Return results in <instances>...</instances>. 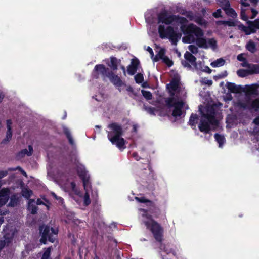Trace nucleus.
<instances>
[{
	"mask_svg": "<svg viewBox=\"0 0 259 259\" xmlns=\"http://www.w3.org/2000/svg\"><path fill=\"white\" fill-rule=\"evenodd\" d=\"M158 32L161 38H169L173 43L176 42L182 36L178 30L180 28L184 35V43L195 42L198 46L203 39L204 31L193 23L188 24L187 19L182 17L160 14L158 16Z\"/></svg>",
	"mask_w": 259,
	"mask_h": 259,
	"instance_id": "nucleus-1",
	"label": "nucleus"
},
{
	"mask_svg": "<svg viewBox=\"0 0 259 259\" xmlns=\"http://www.w3.org/2000/svg\"><path fill=\"white\" fill-rule=\"evenodd\" d=\"M77 171L83 181L85 191V194L83 196L73 182L69 180L62 179L58 183L61 188L64 191L68 193L76 201L79 202V201H83L84 205L87 206L91 202L89 198L90 193L91 190L90 176L84 165L82 164H79L77 166Z\"/></svg>",
	"mask_w": 259,
	"mask_h": 259,
	"instance_id": "nucleus-2",
	"label": "nucleus"
},
{
	"mask_svg": "<svg viewBox=\"0 0 259 259\" xmlns=\"http://www.w3.org/2000/svg\"><path fill=\"white\" fill-rule=\"evenodd\" d=\"M167 88L170 93V97L166 100V102L171 115L175 118L182 115V108L185 102L183 98L186 95V91L179 82L178 77L173 79Z\"/></svg>",
	"mask_w": 259,
	"mask_h": 259,
	"instance_id": "nucleus-3",
	"label": "nucleus"
},
{
	"mask_svg": "<svg viewBox=\"0 0 259 259\" xmlns=\"http://www.w3.org/2000/svg\"><path fill=\"white\" fill-rule=\"evenodd\" d=\"M135 198L138 202L143 204L142 206L144 207L139 209L140 220L147 229L151 231L155 239L160 241L162 240V230L159 224L149 215V213H153L156 209L153 203L143 197H135Z\"/></svg>",
	"mask_w": 259,
	"mask_h": 259,
	"instance_id": "nucleus-4",
	"label": "nucleus"
},
{
	"mask_svg": "<svg viewBox=\"0 0 259 259\" xmlns=\"http://www.w3.org/2000/svg\"><path fill=\"white\" fill-rule=\"evenodd\" d=\"M199 111L202 114L199 128L200 131L208 133L210 130L215 129L218 125V107L216 105H209L204 107L199 106Z\"/></svg>",
	"mask_w": 259,
	"mask_h": 259,
	"instance_id": "nucleus-5",
	"label": "nucleus"
},
{
	"mask_svg": "<svg viewBox=\"0 0 259 259\" xmlns=\"http://www.w3.org/2000/svg\"><path fill=\"white\" fill-rule=\"evenodd\" d=\"M108 138L110 141L120 149L125 148V141L123 138L121 137L123 131L121 126L117 123H112L107 127Z\"/></svg>",
	"mask_w": 259,
	"mask_h": 259,
	"instance_id": "nucleus-6",
	"label": "nucleus"
},
{
	"mask_svg": "<svg viewBox=\"0 0 259 259\" xmlns=\"http://www.w3.org/2000/svg\"><path fill=\"white\" fill-rule=\"evenodd\" d=\"M40 233H41V238L40 240V242L45 244L46 241L48 240L51 242H53L55 240L54 236L58 233V230L53 228H50L47 226H42L40 228Z\"/></svg>",
	"mask_w": 259,
	"mask_h": 259,
	"instance_id": "nucleus-7",
	"label": "nucleus"
},
{
	"mask_svg": "<svg viewBox=\"0 0 259 259\" xmlns=\"http://www.w3.org/2000/svg\"><path fill=\"white\" fill-rule=\"evenodd\" d=\"M15 234V231L12 226H8L3 230L4 240L0 241V250L6 245H8L11 242Z\"/></svg>",
	"mask_w": 259,
	"mask_h": 259,
	"instance_id": "nucleus-8",
	"label": "nucleus"
},
{
	"mask_svg": "<svg viewBox=\"0 0 259 259\" xmlns=\"http://www.w3.org/2000/svg\"><path fill=\"white\" fill-rule=\"evenodd\" d=\"M198 47L205 49H210L215 51L218 49L217 41L213 38L206 39L204 37Z\"/></svg>",
	"mask_w": 259,
	"mask_h": 259,
	"instance_id": "nucleus-9",
	"label": "nucleus"
},
{
	"mask_svg": "<svg viewBox=\"0 0 259 259\" xmlns=\"http://www.w3.org/2000/svg\"><path fill=\"white\" fill-rule=\"evenodd\" d=\"M244 1H245L244 2V1H243V0H241V4L242 6L241 8V18L243 20H244L245 21H247L248 19V15L250 13H252L250 18L253 19L257 15V12L256 10H255L254 9H251L250 10H248L246 13V12H245L246 9H244L243 8V7H248V3L245 2L246 0H244Z\"/></svg>",
	"mask_w": 259,
	"mask_h": 259,
	"instance_id": "nucleus-10",
	"label": "nucleus"
},
{
	"mask_svg": "<svg viewBox=\"0 0 259 259\" xmlns=\"http://www.w3.org/2000/svg\"><path fill=\"white\" fill-rule=\"evenodd\" d=\"M109 73L108 69L106 68L103 65H97L93 70V75L96 78L101 76L104 79L105 77H108Z\"/></svg>",
	"mask_w": 259,
	"mask_h": 259,
	"instance_id": "nucleus-11",
	"label": "nucleus"
},
{
	"mask_svg": "<svg viewBox=\"0 0 259 259\" xmlns=\"http://www.w3.org/2000/svg\"><path fill=\"white\" fill-rule=\"evenodd\" d=\"M156 52L157 53L155 57L153 58L154 61H157L161 59L163 62L170 67L172 65V62L165 56V50L163 48H157Z\"/></svg>",
	"mask_w": 259,
	"mask_h": 259,
	"instance_id": "nucleus-12",
	"label": "nucleus"
},
{
	"mask_svg": "<svg viewBox=\"0 0 259 259\" xmlns=\"http://www.w3.org/2000/svg\"><path fill=\"white\" fill-rule=\"evenodd\" d=\"M239 28L247 35L254 33L256 29H259V19H256L253 22H249L248 27L240 25Z\"/></svg>",
	"mask_w": 259,
	"mask_h": 259,
	"instance_id": "nucleus-13",
	"label": "nucleus"
},
{
	"mask_svg": "<svg viewBox=\"0 0 259 259\" xmlns=\"http://www.w3.org/2000/svg\"><path fill=\"white\" fill-rule=\"evenodd\" d=\"M190 20L194 21L199 25L206 27L207 24V22L203 18L197 16H194L191 12H185L183 13Z\"/></svg>",
	"mask_w": 259,
	"mask_h": 259,
	"instance_id": "nucleus-14",
	"label": "nucleus"
},
{
	"mask_svg": "<svg viewBox=\"0 0 259 259\" xmlns=\"http://www.w3.org/2000/svg\"><path fill=\"white\" fill-rule=\"evenodd\" d=\"M243 92H245L247 95H257L258 94L259 84H253L246 85L243 87Z\"/></svg>",
	"mask_w": 259,
	"mask_h": 259,
	"instance_id": "nucleus-15",
	"label": "nucleus"
},
{
	"mask_svg": "<svg viewBox=\"0 0 259 259\" xmlns=\"http://www.w3.org/2000/svg\"><path fill=\"white\" fill-rule=\"evenodd\" d=\"M108 78H109L111 82L119 89L120 87L124 85V83L117 75L110 73L108 76Z\"/></svg>",
	"mask_w": 259,
	"mask_h": 259,
	"instance_id": "nucleus-16",
	"label": "nucleus"
},
{
	"mask_svg": "<svg viewBox=\"0 0 259 259\" xmlns=\"http://www.w3.org/2000/svg\"><path fill=\"white\" fill-rule=\"evenodd\" d=\"M226 87L228 90L232 93H239L243 92V88L241 85H237L235 83L228 82Z\"/></svg>",
	"mask_w": 259,
	"mask_h": 259,
	"instance_id": "nucleus-17",
	"label": "nucleus"
},
{
	"mask_svg": "<svg viewBox=\"0 0 259 259\" xmlns=\"http://www.w3.org/2000/svg\"><path fill=\"white\" fill-rule=\"evenodd\" d=\"M139 62L137 59H133L132 60L131 64L129 65L127 68V72L129 74L133 75L136 72Z\"/></svg>",
	"mask_w": 259,
	"mask_h": 259,
	"instance_id": "nucleus-18",
	"label": "nucleus"
},
{
	"mask_svg": "<svg viewBox=\"0 0 259 259\" xmlns=\"http://www.w3.org/2000/svg\"><path fill=\"white\" fill-rule=\"evenodd\" d=\"M28 209L32 214L36 213L37 209L34 199H30L28 203Z\"/></svg>",
	"mask_w": 259,
	"mask_h": 259,
	"instance_id": "nucleus-19",
	"label": "nucleus"
},
{
	"mask_svg": "<svg viewBox=\"0 0 259 259\" xmlns=\"http://www.w3.org/2000/svg\"><path fill=\"white\" fill-rule=\"evenodd\" d=\"M184 57L185 59L189 61L190 63L195 67H196V58L193 56L190 53L188 52H186V53L184 54Z\"/></svg>",
	"mask_w": 259,
	"mask_h": 259,
	"instance_id": "nucleus-20",
	"label": "nucleus"
},
{
	"mask_svg": "<svg viewBox=\"0 0 259 259\" xmlns=\"http://www.w3.org/2000/svg\"><path fill=\"white\" fill-rule=\"evenodd\" d=\"M222 8L225 11L226 14L232 18H235L237 16V14L235 11L230 7V4H229L228 6H225Z\"/></svg>",
	"mask_w": 259,
	"mask_h": 259,
	"instance_id": "nucleus-21",
	"label": "nucleus"
},
{
	"mask_svg": "<svg viewBox=\"0 0 259 259\" xmlns=\"http://www.w3.org/2000/svg\"><path fill=\"white\" fill-rule=\"evenodd\" d=\"M20 199L21 197L19 194H16L12 196L11 197L10 202L9 204V205L11 206H15L17 205V204L19 202Z\"/></svg>",
	"mask_w": 259,
	"mask_h": 259,
	"instance_id": "nucleus-22",
	"label": "nucleus"
},
{
	"mask_svg": "<svg viewBox=\"0 0 259 259\" xmlns=\"http://www.w3.org/2000/svg\"><path fill=\"white\" fill-rule=\"evenodd\" d=\"M225 60L223 58H219L216 60L212 62L210 64L212 67H219L223 66L225 64Z\"/></svg>",
	"mask_w": 259,
	"mask_h": 259,
	"instance_id": "nucleus-23",
	"label": "nucleus"
},
{
	"mask_svg": "<svg viewBox=\"0 0 259 259\" xmlns=\"http://www.w3.org/2000/svg\"><path fill=\"white\" fill-rule=\"evenodd\" d=\"M12 124V122L10 120H8L7 121V126L8 131L7 132L6 138V140L7 141H9L12 137V132L11 131V125Z\"/></svg>",
	"mask_w": 259,
	"mask_h": 259,
	"instance_id": "nucleus-24",
	"label": "nucleus"
},
{
	"mask_svg": "<svg viewBox=\"0 0 259 259\" xmlns=\"http://www.w3.org/2000/svg\"><path fill=\"white\" fill-rule=\"evenodd\" d=\"M198 122V117L196 114H192L189 119V124L192 128H195L196 123Z\"/></svg>",
	"mask_w": 259,
	"mask_h": 259,
	"instance_id": "nucleus-25",
	"label": "nucleus"
},
{
	"mask_svg": "<svg viewBox=\"0 0 259 259\" xmlns=\"http://www.w3.org/2000/svg\"><path fill=\"white\" fill-rule=\"evenodd\" d=\"M214 137L218 143L219 144V147H222V145L225 142V139L224 137L219 134H215L214 135Z\"/></svg>",
	"mask_w": 259,
	"mask_h": 259,
	"instance_id": "nucleus-26",
	"label": "nucleus"
},
{
	"mask_svg": "<svg viewBox=\"0 0 259 259\" xmlns=\"http://www.w3.org/2000/svg\"><path fill=\"white\" fill-rule=\"evenodd\" d=\"M234 106L239 108H245L248 106V102L241 101L240 100L234 103Z\"/></svg>",
	"mask_w": 259,
	"mask_h": 259,
	"instance_id": "nucleus-27",
	"label": "nucleus"
},
{
	"mask_svg": "<svg viewBox=\"0 0 259 259\" xmlns=\"http://www.w3.org/2000/svg\"><path fill=\"white\" fill-rule=\"evenodd\" d=\"M246 67H248L247 70L240 69L237 71V74L239 76L243 77L247 76L248 74H252V73H250V72H249V66H246Z\"/></svg>",
	"mask_w": 259,
	"mask_h": 259,
	"instance_id": "nucleus-28",
	"label": "nucleus"
},
{
	"mask_svg": "<svg viewBox=\"0 0 259 259\" xmlns=\"http://www.w3.org/2000/svg\"><path fill=\"white\" fill-rule=\"evenodd\" d=\"M247 50L250 52L253 53L256 50V47L255 44L251 40H250L246 46Z\"/></svg>",
	"mask_w": 259,
	"mask_h": 259,
	"instance_id": "nucleus-29",
	"label": "nucleus"
},
{
	"mask_svg": "<svg viewBox=\"0 0 259 259\" xmlns=\"http://www.w3.org/2000/svg\"><path fill=\"white\" fill-rule=\"evenodd\" d=\"M22 193L23 197L28 199L32 195V192L27 188H24L22 190Z\"/></svg>",
	"mask_w": 259,
	"mask_h": 259,
	"instance_id": "nucleus-30",
	"label": "nucleus"
},
{
	"mask_svg": "<svg viewBox=\"0 0 259 259\" xmlns=\"http://www.w3.org/2000/svg\"><path fill=\"white\" fill-rule=\"evenodd\" d=\"M249 72L252 73H259V64L249 65Z\"/></svg>",
	"mask_w": 259,
	"mask_h": 259,
	"instance_id": "nucleus-31",
	"label": "nucleus"
},
{
	"mask_svg": "<svg viewBox=\"0 0 259 259\" xmlns=\"http://www.w3.org/2000/svg\"><path fill=\"white\" fill-rule=\"evenodd\" d=\"M237 59L240 61H242V63L241 64L242 66L243 67L249 66L250 64H249L245 60V59L244 57V54H241L238 55Z\"/></svg>",
	"mask_w": 259,
	"mask_h": 259,
	"instance_id": "nucleus-32",
	"label": "nucleus"
},
{
	"mask_svg": "<svg viewBox=\"0 0 259 259\" xmlns=\"http://www.w3.org/2000/svg\"><path fill=\"white\" fill-rule=\"evenodd\" d=\"M111 63L109 64V66L113 69H117V64L118 63V60L114 57H111Z\"/></svg>",
	"mask_w": 259,
	"mask_h": 259,
	"instance_id": "nucleus-33",
	"label": "nucleus"
},
{
	"mask_svg": "<svg viewBox=\"0 0 259 259\" xmlns=\"http://www.w3.org/2000/svg\"><path fill=\"white\" fill-rule=\"evenodd\" d=\"M37 205L44 204L46 206V208L47 209H48L49 207V202L45 198H43L42 200L40 199H37Z\"/></svg>",
	"mask_w": 259,
	"mask_h": 259,
	"instance_id": "nucleus-34",
	"label": "nucleus"
},
{
	"mask_svg": "<svg viewBox=\"0 0 259 259\" xmlns=\"http://www.w3.org/2000/svg\"><path fill=\"white\" fill-rule=\"evenodd\" d=\"M29 151H28L27 149H25L22 150L20 154L21 155H25L26 154L28 156L31 155L33 152V148L32 146H29L28 147Z\"/></svg>",
	"mask_w": 259,
	"mask_h": 259,
	"instance_id": "nucleus-35",
	"label": "nucleus"
},
{
	"mask_svg": "<svg viewBox=\"0 0 259 259\" xmlns=\"http://www.w3.org/2000/svg\"><path fill=\"white\" fill-rule=\"evenodd\" d=\"M63 131H64V133L66 134L70 143L72 144L73 143V139L71 136V135H70L69 130L67 127H64Z\"/></svg>",
	"mask_w": 259,
	"mask_h": 259,
	"instance_id": "nucleus-36",
	"label": "nucleus"
},
{
	"mask_svg": "<svg viewBox=\"0 0 259 259\" xmlns=\"http://www.w3.org/2000/svg\"><path fill=\"white\" fill-rule=\"evenodd\" d=\"M135 79L137 83H141L143 82L144 78L142 74L139 73L135 76Z\"/></svg>",
	"mask_w": 259,
	"mask_h": 259,
	"instance_id": "nucleus-37",
	"label": "nucleus"
},
{
	"mask_svg": "<svg viewBox=\"0 0 259 259\" xmlns=\"http://www.w3.org/2000/svg\"><path fill=\"white\" fill-rule=\"evenodd\" d=\"M218 5L223 8L225 6H228L229 2L228 0H217Z\"/></svg>",
	"mask_w": 259,
	"mask_h": 259,
	"instance_id": "nucleus-38",
	"label": "nucleus"
},
{
	"mask_svg": "<svg viewBox=\"0 0 259 259\" xmlns=\"http://www.w3.org/2000/svg\"><path fill=\"white\" fill-rule=\"evenodd\" d=\"M142 93L143 96L147 100L151 99L152 98V94L149 91L142 90Z\"/></svg>",
	"mask_w": 259,
	"mask_h": 259,
	"instance_id": "nucleus-39",
	"label": "nucleus"
},
{
	"mask_svg": "<svg viewBox=\"0 0 259 259\" xmlns=\"http://www.w3.org/2000/svg\"><path fill=\"white\" fill-rule=\"evenodd\" d=\"M189 50L193 54H196L198 52V48L195 46L191 45L188 47Z\"/></svg>",
	"mask_w": 259,
	"mask_h": 259,
	"instance_id": "nucleus-40",
	"label": "nucleus"
},
{
	"mask_svg": "<svg viewBox=\"0 0 259 259\" xmlns=\"http://www.w3.org/2000/svg\"><path fill=\"white\" fill-rule=\"evenodd\" d=\"M50 253V248H47L44 252L41 259H49Z\"/></svg>",
	"mask_w": 259,
	"mask_h": 259,
	"instance_id": "nucleus-41",
	"label": "nucleus"
},
{
	"mask_svg": "<svg viewBox=\"0 0 259 259\" xmlns=\"http://www.w3.org/2000/svg\"><path fill=\"white\" fill-rule=\"evenodd\" d=\"M251 106L253 108L255 109H259V99L254 100L252 102Z\"/></svg>",
	"mask_w": 259,
	"mask_h": 259,
	"instance_id": "nucleus-42",
	"label": "nucleus"
},
{
	"mask_svg": "<svg viewBox=\"0 0 259 259\" xmlns=\"http://www.w3.org/2000/svg\"><path fill=\"white\" fill-rule=\"evenodd\" d=\"M222 11L220 9H218L215 12L213 13V16L215 18L221 17Z\"/></svg>",
	"mask_w": 259,
	"mask_h": 259,
	"instance_id": "nucleus-43",
	"label": "nucleus"
},
{
	"mask_svg": "<svg viewBox=\"0 0 259 259\" xmlns=\"http://www.w3.org/2000/svg\"><path fill=\"white\" fill-rule=\"evenodd\" d=\"M201 82L204 84H207L208 85H211L212 84V81L211 80L208 79L207 78L203 79Z\"/></svg>",
	"mask_w": 259,
	"mask_h": 259,
	"instance_id": "nucleus-44",
	"label": "nucleus"
},
{
	"mask_svg": "<svg viewBox=\"0 0 259 259\" xmlns=\"http://www.w3.org/2000/svg\"><path fill=\"white\" fill-rule=\"evenodd\" d=\"M145 49L150 53L151 58L153 59L154 58V53L152 49L150 47H147Z\"/></svg>",
	"mask_w": 259,
	"mask_h": 259,
	"instance_id": "nucleus-45",
	"label": "nucleus"
},
{
	"mask_svg": "<svg viewBox=\"0 0 259 259\" xmlns=\"http://www.w3.org/2000/svg\"><path fill=\"white\" fill-rule=\"evenodd\" d=\"M52 196L56 199L59 203H62L63 202V199L60 197H58L54 193H52Z\"/></svg>",
	"mask_w": 259,
	"mask_h": 259,
	"instance_id": "nucleus-46",
	"label": "nucleus"
},
{
	"mask_svg": "<svg viewBox=\"0 0 259 259\" xmlns=\"http://www.w3.org/2000/svg\"><path fill=\"white\" fill-rule=\"evenodd\" d=\"M223 23L225 24H226L230 26L235 25V22H233V21H224V22H223Z\"/></svg>",
	"mask_w": 259,
	"mask_h": 259,
	"instance_id": "nucleus-47",
	"label": "nucleus"
},
{
	"mask_svg": "<svg viewBox=\"0 0 259 259\" xmlns=\"http://www.w3.org/2000/svg\"><path fill=\"white\" fill-rule=\"evenodd\" d=\"M232 99V97L231 96V95L230 94H227L226 95V97L225 98V100L226 101H231Z\"/></svg>",
	"mask_w": 259,
	"mask_h": 259,
	"instance_id": "nucleus-48",
	"label": "nucleus"
},
{
	"mask_svg": "<svg viewBox=\"0 0 259 259\" xmlns=\"http://www.w3.org/2000/svg\"><path fill=\"white\" fill-rule=\"evenodd\" d=\"M182 64H183V66L189 68L191 67V65L189 64H188V63H187L186 61H183Z\"/></svg>",
	"mask_w": 259,
	"mask_h": 259,
	"instance_id": "nucleus-49",
	"label": "nucleus"
},
{
	"mask_svg": "<svg viewBox=\"0 0 259 259\" xmlns=\"http://www.w3.org/2000/svg\"><path fill=\"white\" fill-rule=\"evenodd\" d=\"M132 156L136 160H138L139 159V156L136 153H133L132 154Z\"/></svg>",
	"mask_w": 259,
	"mask_h": 259,
	"instance_id": "nucleus-50",
	"label": "nucleus"
},
{
	"mask_svg": "<svg viewBox=\"0 0 259 259\" xmlns=\"http://www.w3.org/2000/svg\"><path fill=\"white\" fill-rule=\"evenodd\" d=\"M227 75V71H225L222 73V74L219 75L220 78H223L226 77Z\"/></svg>",
	"mask_w": 259,
	"mask_h": 259,
	"instance_id": "nucleus-51",
	"label": "nucleus"
},
{
	"mask_svg": "<svg viewBox=\"0 0 259 259\" xmlns=\"http://www.w3.org/2000/svg\"><path fill=\"white\" fill-rule=\"evenodd\" d=\"M254 122L255 124L259 125V117L254 119Z\"/></svg>",
	"mask_w": 259,
	"mask_h": 259,
	"instance_id": "nucleus-52",
	"label": "nucleus"
},
{
	"mask_svg": "<svg viewBox=\"0 0 259 259\" xmlns=\"http://www.w3.org/2000/svg\"><path fill=\"white\" fill-rule=\"evenodd\" d=\"M132 129L134 131V132H136L137 126L135 124H132Z\"/></svg>",
	"mask_w": 259,
	"mask_h": 259,
	"instance_id": "nucleus-53",
	"label": "nucleus"
},
{
	"mask_svg": "<svg viewBox=\"0 0 259 259\" xmlns=\"http://www.w3.org/2000/svg\"><path fill=\"white\" fill-rule=\"evenodd\" d=\"M148 111H149V113H151V114H152V113H154V112H153V110H152V109L151 108H148Z\"/></svg>",
	"mask_w": 259,
	"mask_h": 259,
	"instance_id": "nucleus-54",
	"label": "nucleus"
},
{
	"mask_svg": "<svg viewBox=\"0 0 259 259\" xmlns=\"http://www.w3.org/2000/svg\"><path fill=\"white\" fill-rule=\"evenodd\" d=\"M259 0H250V1L252 2V3H257Z\"/></svg>",
	"mask_w": 259,
	"mask_h": 259,
	"instance_id": "nucleus-55",
	"label": "nucleus"
},
{
	"mask_svg": "<svg viewBox=\"0 0 259 259\" xmlns=\"http://www.w3.org/2000/svg\"><path fill=\"white\" fill-rule=\"evenodd\" d=\"M3 98V96L2 94L0 93V102L2 101V99Z\"/></svg>",
	"mask_w": 259,
	"mask_h": 259,
	"instance_id": "nucleus-56",
	"label": "nucleus"
},
{
	"mask_svg": "<svg viewBox=\"0 0 259 259\" xmlns=\"http://www.w3.org/2000/svg\"><path fill=\"white\" fill-rule=\"evenodd\" d=\"M202 13L203 14V15L205 14V13H206V10L205 9H203L202 11Z\"/></svg>",
	"mask_w": 259,
	"mask_h": 259,
	"instance_id": "nucleus-57",
	"label": "nucleus"
},
{
	"mask_svg": "<svg viewBox=\"0 0 259 259\" xmlns=\"http://www.w3.org/2000/svg\"><path fill=\"white\" fill-rule=\"evenodd\" d=\"M21 171L24 175L26 176V174L25 171H24L23 170H21Z\"/></svg>",
	"mask_w": 259,
	"mask_h": 259,
	"instance_id": "nucleus-58",
	"label": "nucleus"
},
{
	"mask_svg": "<svg viewBox=\"0 0 259 259\" xmlns=\"http://www.w3.org/2000/svg\"><path fill=\"white\" fill-rule=\"evenodd\" d=\"M121 68H122V70L124 71V72H125V68H124V67L122 66Z\"/></svg>",
	"mask_w": 259,
	"mask_h": 259,
	"instance_id": "nucleus-59",
	"label": "nucleus"
}]
</instances>
